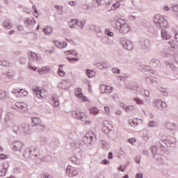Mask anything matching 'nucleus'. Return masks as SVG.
<instances>
[{"label":"nucleus","mask_w":178,"mask_h":178,"mask_svg":"<svg viewBox=\"0 0 178 178\" xmlns=\"http://www.w3.org/2000/svg\"><path fill=\"white\" fill-rule=\"evenodd\" d=\"M129 143L133 145L134 143H136V138H132L128 140Z\"/></svg>","instance_id":"59"},{"label":"nucleus","mask_w":178,"mask_h":178,"mask_svg":"<svg viewBox=\"0 0 178 178\" xmlns=\"http://www.w3.org/2000/svg\"><path fill=\"white\" fill-rule=\"evenodd\" d=\"M39 124H41V119L37 117L32 118V127H36Z\"/></svg>","instance_id":"22"},{"label":"nucleus","mask_w":178,"mask_h":178,"mask_svg":"<svg viewBox=\"0 0 178 178\" xmlns=\"http://www.w3.org/2000/svg\"><path fill=\"white\" fill-rule=\"evenodd\" d=\"M65 83H66V81H63L60 83H58V88H60L61 90H67L69 88V86H63Z\"/></svg>","instance_id":"37"},{"label":"nucleus","mask_w":178,"mask_h":178,"mask_svg":"<svg viewBox=\"0 0 178 178\" xmlns=\"http://www.w3.org/2000/svg\"><path fill=\"white\" fill-rule=\"evenodd\" d=\"M9 62L6 60L1 61V65L2 66H9Z\"/></svg>","instance_id":"64"},{"label":"nucleus","mask_w":178,"mask_h":178,"mask_svg":"<svg viewBox=\"0 0 178 178\" xmlns=\"http://www.w3.org/2000/svg\"><path fill=\"white\" fill-rule=\"evenodd\" d=\"M111 109L109 108L108 106H104V113L106 115H108L110 112Z\"/></svg>","instance_id":"58"},{"label":"nucleus","mask_w":178,"mask_h":178,"mask_svg":"<svg viewBox=\"0 0 178 178\" xmlns=\"http://www.w3.org/2000/svg\"><path fill=\"white\" fill-rule=\"evenodd\" d=\"M43 178H54V177L47 172H44Z\"/></svg>","instance_id":"61"},{"label":"nucleus","mask_w":178,"mask_h":178,"mask_svg":"<svg viewBox=\"0 0 178 178\" xmlns=\"http://www.w3.org/2000/svg\"><path fill=\"white\" fill-rule=\"evenodd\" d=\"M153 106L159 111H163L165 108H166L167 105L165 102L162 101V99H156L153 103Z\"/></svg>","instance_id":"5"},{"label":"nucleus","mask_w":178,"mask_h":178,"mask_svg":"<svg viewBox=\"0 0 178 178\" xmlns=\"http://www.w3.org/2000/svg\"><path fill=\"white\" fill-rule=\"evenodd\" d=\"M113 6L115 8V9H118L120 6V2L117 1L115 3L113 4Z\"/></svg>","instance_id":"60"},{"label":"nucleus","mask_w":178,"mask_h":178,"mask_svg":"<svg viewBox=\"0 0 178 178\" xmlns=\"http://www.w3.org/2000/svg\"><path fill=\"white\" fill-rule=\"evenodd\" d=\"M124 110L126 112H132V111H134V106H126Z\"/></svg>","instance_id":"46"},{"label":"nucleus","mask_w":178,"mask_h":178,"mask_svg":"<svg viewBox=\"0 0 178 178\" xmlns=\"http://www.w3.org/2000/svg\"><path fill=\"white\" fill-rule=\"evenodd\" d=\"M134 102H136L137 105H144V101L141 100L140 98H134Z\"/></svg>","instance_id":"40"},{"label":"nucleus","mask_w":178,"mask_h":178,"mask_svg":"<svg viewBox=\"0 0 178 178\" xmlns=\"http://www.w3.org/2000/svg\"><path fill=\"white\" fill-rule=\"evenodd\" d=\"M15 106H17L18 109H21V111H23L24 112H26V111H27V107L22 104V103H16Z\"/></svg>","instance_id":"31"},{"label":"nucleus","mask_w":178,"mask_h":178,"mask_svg":"<svg viewBox=\"0 0 178 178\" xmlns=\"http://www.w3.org/2000/svg\"><path fill=\"white\" fill-rule=\"evenodd\" d=\"M128 19H129V20L134 22V20H136V19H137V17L134 15H129Z\"/></svg>","instance_id":"57"},{"label":"nucleus","mask_w":178,"mask_h":178,"mask_svg":"<svg viewBox=\"0 0 178 178\" xmlns=\"http://www.w3.org/2000/svg\"><path fill=\"white\" fill-rule=\"evenodd\" d=\"M102 131H103V133H104V134H106V136H111V133H112V129H109V128L106 126H104L102 127Z\"/></svg>","instance_id":"29"},{"label":"nucleus","mask_w":178,"mask_h":178,"mask_svg":"<svg viewBox=\"0 0 178 178\" xmlns=\"http://www.w3.org/2000/svg\"><path fill=\"white\" fill-rule=\"evenodd\" d=\"M149 65L152 67H161V61L156 58H152L149 61Z\"/></svg>","instance_id":"17"},{"label":"nucleus","mask_w":178,"mask_h":178,"mask_svg":"<svg viewBox=\"0 0 178 178\" xmlns=\"http://www.w3.org/2000/svg\"><path fill=\"white\" fill-rule=\"evenodd\" d=\"M14 94H19L20 96L24 95V97H27L29 92L24 89H20L19 90H15L13 92Z\"/></svg>","instance_id":"25"},{"label":"nucleus","mask_w":178,"mask_h":178,"mask_svg":"<svg viewBox=\"0 0 178 178\" xmlns=\"http://www.w3.org/2000/svg\"><path fill=\"white\" fill-rule=\"evenodd\" d=\"M165 63L167 67H170V66H172V65L173 64L172 61H165Z\"/></svg>","instance_id":"63"},{"label":"nucleus","mask_w":178,"mask_h":178,"mask_svg":"<svg viewBox=\"0 0 178 178\" xmlns=\"http://www.w3.org/2000/svg\"><path fill=\"white\" fill-rule=\"evenodd\" d=\"M3 26L4 29H6L7 30H10V29H12V27H13V24H12V22H10V21L9 19H6L3 22Z\"/></svg>","instance_id":"23"},{"label":"nucleus","mask_w":178,"mask_h":178,"mask_svg":"<svg viewBox=\"0 0 178 178\" xmlns=\"http://www.w3.org/2000/svg\"><path fill=\"white\" fill-rule=\"evenodd\" d=\"M106 90V85H102L100 86V90H101L102 94H105Z\"/></svg>","instance_id":"48"},{"label":"nucleus","mask_w":178,"mask_h":178,"mask_svg":"<svg viewBox=\"0 0 178 178\" xmlns=\"http://www.w3.org/2000/svg\"><path fill=\"white\" fill-rule=\"evenodd\" d=\"M86 23H87V22L85 19H83L82 21L78 22L76 24L78 27L81 29V30H83V29H84V26H86Z\"/></svg>","instance_id":"33"},{"label":"nucleus","mask_w":178,"mask_h":178,"mask_svg":"<svg viewBox=\"0 0 178 178\" xmlns=\"http://www.w3.org/2000/svg\"><path fill=\"white\" fill-rule=\"evenodd\" d=\"M32 8L34 10V13H35V17H38V16H40V15L38 14V12L37 10V8H35V6H32Z\"/></svg>","instance_id":"54"},{"label":"nucleus","mask_w":178,"mask_h":178,"mask_svg":"<svg viewBox=\"0 0 178 178\" xmlns=\"http://www.w3.org/2000/svg\"><path fill=\"white\" fill-rule=\"evenodd\" d=\"M112 26L118 30L120 34H127L130 32V25L123 19L111 21Z\"/></svg>","instance_id":"1"},{"label":"nucleus","mask_w":178,"mask_h":178,"mask_svg":"<svg viewBox=\"0 0 178 178\" xmlns=\"http://www.w3.org/2000/svg\"><path fill=\"white\" fill-rule=\"evenodd\" d=\"M42 31L46 35H49V34L52 33V28L50 26H46L43 29Z\"/></svg>","instance_id":"30"},{"label":"nucleus","mask_w":178,"mask_h":178,"mask_svg":"<svg viewBox=\"0 0 178 178\" xmlns=\"http://www.w3.org/2000/svg\"><path fill=\"white\" fill-rule=\"evenodd\" d=\"M120 42L122 44V47L128 51H131L134 48L133 43L131 41L126 40L124 38H121L120 39Z\"/></svg>","instance_id":"6"},{"label":"nucleus","mask_w":178,"mask_h":178,"mask_svg":"<svg viewBox=\"0 0 178 178\" xmlns=\"http://www.w3.org/2000/svg\"><path fill=\"white\" fill-rule=\"evenodd\" d=\"M13 149L17 152H22V150L24 149V145L20 141L14 142L13 143Z\"/></svg>","instance_id":"8"},{"label":"nucleus","mask_w":178,"mask_h":178,"mask_svg":"<svg viewBox=\"0 0 178 178\" xmlns=\"http://www.w3.org/2000/svg\"><path fill=\"white\" fill-rule=\"evenodd\" d=\"M19 131L24 134H28V133L30 131V124L27 123L22 124L21 127H19Z\"/></svg>","instance_id":"13"},{"label":"nucleus","mask_w":178,"mask_h":178,"mask_svg":"<svg viewBox=\"0 0 178 178\" xmlns=\"http://www.w3.org/2000/svg\"><path fill=\"white\" fill-rule=\"evenodd\" d=\"M6 175V168L3 169L1 171H0V176H5Z\"/></svg>","instance_id":"62"},{"label":"nucleus","mask_w":178,"mask_h":178,"mask_svg":"<svg viewBox=\"0 0 178 178\" xmlns=\"http://www.w3.org/2000/svg\"><path fill=\"white\" fill-rule=\"evenodd\" d=\"M171 12L177 13L178 12V5H172L170 7Z\"/></svg>","instance_id":"43"},{"label":"nucleus","mask_w":178,"mask_h":178,"mask_svg":"<svg viewBox=\"0 0 178 178\" xmlns=\"http://www.w3.org/2000/svg\"><path fill=\"white\" fill-rule=\"evenodd\" d=\"M140 47L145 51H149L151 49V40L146 39L140 42Z\"/></svg>","instance_id":"10"},{"label":"nucleus","mask_w":178,"mask_h":178,"mask_svg":"<svg viewBox=\"0 0 178 178\" xmlns=\"http://www.w3.org/2000/svg\"><path fill=\"white\" fill-rule=\"evenodd\" d=\"M161 34L162 40H170V38L172 37L170 33H169V32H168V31H166L165 29L161 30Z\"/></svg>","instance_id":"15"},{"label":"nucleus","mask_w":178,"mask_h":178,"mask_svg":"<svg viewBox=\"0 0 178 178\" xmlns=\"http://www.w3.org/2000/svg\"><path fill=\"white\" fill-rule=\"evenodd\" d=\"M129 90L134 91V90H137V88H138V85L134 83L131 85V86L129 87Z\"/></svg>","instance_id":"52"},{"label":"nucleus","mask_w":178,"mask_h":178,"mask_svg":"<svg viewBox=\"0 0 178 178\" xmlns=\"http://www.w3.org/2000/svg\"><path fill=\"white\" fill-rule=\"evenodd\" d=\"M71 146L73 147L74 148H79L80 147V143L79 142H72L71 143Z\"/></svg>","instance_id":"49"},{"label":"nucleus","mask_w":178,"mask_h":178,"mask_svg":"<svg viewBox=\"0 0 178 178\" xmlns=\"http://www.w3.org/2000/svg\"><path fill=\"white\" fill-rule=\"evenodd\" d=\"M78 23L79 19H74L69 22L68 25L70 29H74V27H76V24H77Z\"/></svg>","instance_id":"26"},{"label":"nucleus","mask_w":178,"mask_h":178,"mask_svg":"<svg viewBox=\"0 0 178 178\" xmlns=\"http://www.w3.org/2000/svg\"><path fill=\"white\" fill-rule=\"evenodd\" d=\"M57 73L60 77H65V74H66V73H65L64 71L61 70L60 69H58Z\"/></svg>","instance_id":"50"},{"label":"nucleus","mask_w":178,"mask_h":178,"mask_svg":"<svg viewBox=\"0 0 178 178\" xmlns=\"http://www.w3.org/2000/svg\"><path fill=\"white\" fill-rule=\"evenodd\" d=\"M97 141V135L92 131L86 132L83 138V143L86 145H92Z\"/></svg>","instance_id":"2"},{"label":"nucleus","mask_w":178,"mask_h":178,"mask_svg":"<svg viewBox=\"0 0 178 178\" xmlns=\"http://www.w3.org/2000/svg\"><path fill=\"white\" fill-rule=\"evenodd\" d=\"M113 87L106 86L105 94H111V92H113Z\"/></svg>","instance_id":"45"},{"label":"nucleus","mask_w":178,"mask_h":178,"mask_svg":"<svg viewBox=\"0 0 178 178\" xmlns=\"http://www.w3.org/2000/svg\"><path fill=\"white\" fill-rule=\"evenodd\" d=\"M146 82L148 84H150L151 83H155V78L150 76V77H147L146 78Z\"/></svg>","instance_id":"42"},{"label":"nucleus","mask_w":178,"mask_h":178,"mask_svg":"<svg viewBox=\"0 0 178 178\" xmlns=\"http://www.w3.org/2000/svg\"><path fill=\"white\" fill-rule=\"evenodd\" d=\"M117 156L120 158V159H122V158H124V152H123L122 149H119L117 152Z\"/></svg>","instance_id":"34"},{"label":"nucleus","mask_w":178,"mask_h":178,"mask_svg":"<svg viewBox=\"0 0 178 178\" xmlns=\"http://www.w3.org/2000/svg\"><path fill=\"white\" fill-rule=\"evenodd\" d=\"M36 129L38 131H44L45 130V126L42 124H39V125L36 126Z\"/></svg>","instance_id":"39"},{"label":"nucleus","mask_w":178,"mask_h":178,"mask_svg":"<svg viewBox=\"0 0 178 178\" xmlns=\"http://www.w3.org/2000/svg\"><path fill=\"white\" fill-rule=\"evenodd\" d=\"M31 149H34L33 152H31V159H34V158H38L40 153L38 152V149L35 147H31Z\"/></svg>","instance_id":"18"},{"label":"nucleus","mask_w":178,"mask_h":178,"mask_svg":"<svg viewBox=\"0 0 178 178\" xmlns=\"http://www.w3.org/2000/svg\"><path fill=\"white\" fill-rule=\"evenodd\" d=\"M29 60L30 62L33 61V62H37L38 60V55L37 54L30 51V53L28 55Z\"/></svg>","instance_id":"16"},{"label":"nucleus","mask_w":178,"mask_h":178,"mask_svg":"<svg viewBox=\"0 0 178 178\" xmlns=\"http://www.w3.org/2000/svg\"><path fill=\"white\" fill-rule=\"evenodd\" d=\"M154 23L159 28L168 29L169 22L161 15H156L154 17Z\"/></svg>","instance_id":"3"},{"label":"nucleus","mask_w":178,"mask_h":178,"mask_svg":"<svg viewBox=\"0 0 178 178\" xmlns=\"http://www.w3.org/2000/svg\"><path fill=\"white\" fill-rule=\"evenodd\" d=\"M5 120L8 124H13L15 122V114L8 112Z\"/></svg>","instance_id":"11"},{"label":"nucleus","mask_w":178,"mask_h":178,"mask_svg":"<svg viewBox=\"0 0 178 178\" xmlns=\"http://www.w3.org/2000/svg\"><path fill=\"white\" fill-rule=\"evenodd\" d=\"M75 95L77 98H83V91L81 90V88H76L75 90Z\"/></svg>","instance_id":"28"},{"label":"nucleus","mask_w":178,"mask_h":178,"mask_svg":"<svg viewBox=\"0 0 178 178\" xmlns=\"http://www.w3.org/2000/svg\"><path fill=\"white\" fill-rule=\"evenodd\" d=\"M33 94L38 97V98H44L42 95V90L40 88H36L33 90Z\"/></svg>","instance_id":"21"},{"label":"nucleus","mask_w":178,"mask_h":178,"mask_svg":"<svg viewBox=\"0 0 178 178\" xmlns=\"http://www.w3.org/2000/svg\"><path fill=\"white\" fill-rule=\"evenodd\" d=\"M112 72L114 74H119L120 73V70L118 67H114L112 69Z\"/></svg>","instance_id":"51"},{"label":"nucleus","mask_w":178,"mask_h":178,"mask_svg":"<svg viewBox=\"0 0 178 178\" xmlns=\"http://www.w3.org/2000/svg\"><path fill=\"white\" fill-rule=\"evenodd\" d=\"M34 149H31V147H27L24 149L22 155L26 159H31V152H33Z\"/></svg>","instance_id":"12"},{"label":"nucleus","mask_w":178,"mask_h":178,"mask_svg":"<svg viewBox=\"0 0 178 178\" xmlns=\"http://www.w3.org/2000/svg\"><path fill=\"white\" fill-rule=\"evenodd\" d=\"M140 123H143V120L141 119L135 118L134 120H129V124L134 127V126H138Z\"/></svg>","instance_id":"20"},{"label":"nucleus","mask_w":178,"mask_h":178,"mask_svg":"<svg viewBox=\"0 0 178 178\" xmlns=\"http://www.w3.org/2000/svg\"><path fill=\"white\" fill-rule=\"evenodd\" d=\"M70 161H71V162H72V163H75L76 165H79V159H77V157L76 156H72L70 158Z\"/></svg>","instance_id":"36"},{"label":"nucleus","mask_w":178,"mask_h":178,"mask_svg":"<svg viewBox=\"0 0 178 178\" xmlns=\"http://www.w3.org/2000/svg\"><path fill=\"white\" fill-rule=\"evenodd\" d=\"M105 34L106 35H108V37H113L115 35V33L111 31L108 29L105 30Z\"/></svg>","instance_id":"41"},{"label":"nucleus","mask_w":178,"mask_h":178,"mask_svg":"<svg viewBox=\"0 0 178 178\" xmlns=\"http://www.w3.org/2000/svg\"><path fill=\"white\" fill-rule=\"evenodd\" d=\"M170 69L172 70V72H176L177 70V67L175 65V64H171Z\"/></svg>","instance_id":"56"},{"label":"nucleus","mask_w":178,"mask_h":178,"mask_svg":"<svg viewBox=\"0 0 178 178\" xmlns=\"http://www.w3.org/2000/svg\"><path fill=\"white\" fill-rule=\"evenodd\" d=\"M51 68L49 67H43L41 70H38V72L39 74H47V73H49Z\"/></svg>","instance_id":"24"},{"label":"nucleus","mask_w":178,"mask_h":178,"mask_svg":"<svg viewBox=\"0 0 178 178\" xmlns=\"http://www.w3.org/2000/svg\"><path fill=\"white\" fill-rule=\"evenodd\" d=\"M71 115L74 119L81 120V122H86L87 120V115L86 113L81 112L79 110H74L71 112Z\"/></svg>","instance_id":"4"},{"label":"nucleus","mask_w":178,"mask_h":178,"mask_svg":"<svg viewBox=\"0 0 178 178\" xmlns=\"http://www.w3.org/2000/svg\"><path fill=\"white\" fill-rule=\"evenodd\" d=\"M26 24H35V19L34 18H29L25 21Z\"/></svg>","instance_id":"38"},{"label":"nucleus","mask_w":178,"mask_h":178,"mask_svg":"<svg viewBox=\"0 0 178 178\" xmlns=\"http://www.w3.org/2000/svg\"><path fill=\"white\" fill-rule=\"evenodd\" d=\"M149 139V136L148 135V134H145V135H143V140H144V141H148Z\"/></svg>","instance_id":"55"},{"label":"nucleus","mask_w":178,"mask_h":178,"mask_svg":"<svg viewBox=\"0 0 178 178\" xmlns=\"http://www.w3.org/2000/svg\"><path fill=\"white\" fill-rule=\"evenodd\" d=\"M96 67H97V69H99L100 70H104V69H108V67H109V65L105 62H102L96 63Z\"/></svg>","instance_id":"19"},{"label":"nucleus","mask_w":178,"mask_h":178,"mask_svg":"<svg viewBox=\"0 0 178 178\" xmlns=\"http://www.w3.org/2000/svg\"><path fill=\"white\" fill-rule=\"evenodd\" d=\"M66 174L69 177H74V176L79 175V172L74 167L68 165L66 168Z\"/></svg>","instance_id":"7"},{"label":"nucleus","mask_w":178,"mask_h":178,"mask_svg":"<svg viewBox=\"0 0 178 178\" xmlns=\"http://www.w3.org/2000/svg\"><path fill=\"white\" fill-rule=\"evenodd\" d=\"M148 126L149 127H156V126H158V122L155 121H150L148 123Z\"/></svg>","instance_id":"44"},{"label":"nucleus","mask_w":178,"mask_h":178,"mask_svg":"<svg viewBox=\"0 0 178 178\" xmlns=\"http://www.w3.org/2000/svg\"><path fill=\"white\" fill-rule=\"evenodd\" d=\"M86 75L89 79H92V77H94L95 76V72L92 70L88 69L86 70Z\"/></svg>","instance_id":"27"},{"label":"nucleus","mask_w":178,"mask_h":178,"mask_svg":"<svg viewBox=\"0 0 178 178\" xmlns=\"http://www.w3.org/2000/svg\"><path fill=\"white\" fill-rule=\"evenodd\" d=\"M90 113H92V115H98L99 113V110L95 107H93L90 108Z\"/></svg>","instance_id":"35"},{"label":"nucleus","mask_w":178,"mask_h":178,"mask_svg":"<svg viewBox=\"0 0 178 178\" xmlns=\"http://www.w3.org/2000/svg\"><path fill=\"white\" fill-rule=\"evenodd\" d=\"M151 152L153 154V155L156 154V152H158V147H156L155 145L152 146Z\"/></svg>","instance_id":"47"},{"label":"nucleus","mask_w":178,"mask_h":178,"mask_svg":"<svg viewBox=\"0 0 178 178\" xmlns=\"http://www.w3.org/2000/svg\"><path fill=\"white\" fill-rule=\"evenodd\" d=\"M56 47H57V48H60V49H63V48H66V47H67V43H66V42L65 41H54Z\"/></svg>","instance_id":"14"},{"label":"nucleus","mask_w":178,"mask_h":178,"mask_svg":"<svg viewBox=\"0 0 178 178\" xmlns=\"http://www.w3.org/2000/svg\"><path fill=\"white\" fill-rule=\"evenodd\" d=\"M105 2V0H94V6L95 8H98V6H101L102 3Z\"/></svg>","instance_id":"32"},{"label":"nucleus","mask_w":178,"mask_h":178,"mask_svg":"<svg viewBox=\"0 0 178 178\" xmlns=\"http://www.w3.org/2000/svg\"><path fill=\"white\" fill-rule=\"evenodd\" d=\"M161 140L165 142L167 147H175L176 145V139H175V138H170L166 140L165 137L163 136Z\"/></svg>","instance_id":"9"},{"label":"nucleus","mask_w":178,"mask_h":178,"mask_svg":"<svg viewBox=\"0 0 178 178\" xmlns=\"http://www.w3.org/2000/svg\"><path fill=\"white\" fill-rule=\"evenodd\" d=\"M5 98H6V92L3 91L1 92L0 94V99H5Z\"/></svg>","instance_id":"53"}]
</instances>
